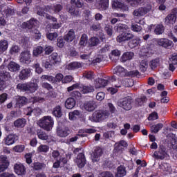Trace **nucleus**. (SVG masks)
I'll return each instance as SVG.
<instances>
[{
  "mask_svg": "<svg viewBox=\"0 0 177 177\" xmlns=\"http://www.w3.org/2000/svg\"><path fill=\"white\" fill-rule=\"evenodd\" d=\"M117 106L125 111H129L133 107V98L129 95L121 98L118 101Z\"/></svg>",
  "mask_w": 177,
  "mask_h": 177,
  "instance_id": "nucleus-1",
  "label": "nucleus"
},
{
  "mask_svg": "<svg viewBox=\"0 0 177 177\" xmlns=\"http://www.w3.org/2000/svg\"><path fill=\"white\" fill-rule=\"evenodd\" d=\"M108 117H110V111L107 110H99L93 113L91 120L93 122H100V121H104V120L107 119Z\"/></svg>",
  "mask_w": 177,
  "mask_h": 177,
  "instance_id": "nucleus-2",
  "label": "nucleus"
},
{
  "mask_svg": "<svg viewBox=\"0 0 177 177\" xmlns=\"http://www.w3.org/2000/svg\"><path fill=\"white\" fill-rule=\"evenodd\" d=\"M168 157V150L164 145L159 146L157 151L153 153V158L156 160H165Z\"/></svg>",
  "mask_w": 177,
  "mask_h": 177,
  "instance_id": "nucleus-3",
  "label": "nucleus"
},
{
  "mask_svg": "<svg viewBox=\"0 0 177 177\" xmlns=\"http://www.w3.org/2000/svg\"><path fill=\"white\" fill-rule=\"evenodd\" d=\"M19 60L21 63L24 64H30L32 63V55H31V52L28 50H24L22 51L19 55Z\"/></svg>",
  "mask_w": 177,
  "mask_h": 177,
  "instance_id": "nucleus-4",
  "label": "nucleus"
},
{
  "mask_svg": "<svg viewBox=\"0 0 177 177\" xmlns=\"http://www.w3.org/2000/svg\"><path fill=\"white\" fill-rule=\"evenodd\" d=\"M177 19V8H174L171 10V12L165 18V24L166 26H174L176 23Z\"/></svg>",
  "mask_w": 177,
  "mask_h": 177,
  "instance_id": "nucleus-5",
  "label": "nucleus"
},
{
  "mask_svg": "<svg viewBox=\"0 0 177 177\" xmlns=\"http://www.w3.org/2000/svg\"><path fill=\"white\" fill-rule=\"evenodd\" d=\"M55 122L53 121V118L52 116H44L41 122V127L45 131H50L53 128V124Z\"/></svg>",
  "mask_w": 177,
  "mask_h": 177,
  "instance_id": "nucleus-6",
  "label": "nucleus"
},
{
  "mask_svg": "<svg viewBox=\"0 0 177 177\" xmlns=\"http://www.w3.org/2000/svg\"><path fill=\"white\" fill-rule=\"evenodd\" d=\"M6 67H7L11 73H17V71L20 70V64L13 61H10L8 65H6V62H4L0 66V68L1 70H3Z\"/></svg>",
  "mask_w": 177,
  "mask_h": 177,
  "instance_id": "nucleus-7",
  "label": "nucleus"
},
{
  "mask_svg": "<svg viewBox=\"0 0 177 177\" xmlns=\"http://www.w3.org/2000/svg\"><path fill=\"white\" fill-rule=\"evenodd\" d=\"M38 24H39V21L37 19L31 18L29 21L23 22L21 27L25 30H31L35 28V27H38Z\"/></svg>",
  "mask_w": 177,
  "mask_h": 177,
  "instance_id": "nucleus-8",
  "label": "nucleus"
},
{
  "mask_svg": "<svg viewBox=\"0 0 177 177\" xmlns=\"http://www.w3.org/2000/svg\"><path fill=\"white\" fill-rule=\"evenodd\" d=\"M133 34L130 33L129 32H122L117 37L116 41L121 44V42H125L126 41H131V39H133Z\"/></svg>",
  "mask_w": 177,
  "mask_h": 177,
  "instance_id": "nucleus-9",
  "label": "nucleus"
},
{
  "mask_svg": "<svg viewBox=\"0 0 177 177\" xmlns=\"http://www.w3.org/2000/svg\"><path fill=\"white\" fill-rule=\"evenodd\" d=\"M9 165H10V162H9L8 156L5 155L0 156V173L6 171L9 168Z\"/></svg>",
  "mask_w": 177,
  "mask_h": 177,
  "instance_id": "nucleus-10",
  "label": "nucleus"
},
{
  "mask_svg": "<svg viewBox=\"0 0 177 177\" xmlns=\"http://www.w3.org/2000/svg\"><path fill=\"white\" fill-rule=\"evenodd\" d=\"M102 155L103 149H102L100 147H95L93 153L91 154V160L93 162H99V160H100V157Z\"/></svg>",
  "mask_w": 177,
  "mask_h": 177,
  "instance_id": "nucleus-11",
  "label": "nucleus"
},
{
  "mask_svg": "<svg viewBox=\"0 0 177 177\" xmlns=\"http://www.w3.org/2000/svg\"><path fill=\"white\" fill-rule=\"evenodd\" d=\"M30 75H31V68H25L19 72L18 77L21 81H26L28 80Z\"/></svg>",
  "mask_w": 177,
  "mask_h": 177,
  "instance_id": "nucleus-12",
  "label": "nucleus"
},
{
  "mask_svg": "<svg viewBox=\"0 0 177 177\" xmlns=\"http://www.w3.org/2000/svg\"><path fill=\"white\" fill-rule=\"evenodd\" d=\"M150 12V8H147V7H140L138 9L134 10L133 15L136 17H141V16H145V15H147Z\"/></svg>",
  "mask_w": 177,
  "mask_h": 177,
  "instance_id": "nucleus-13",
  "label": "nucleus"
},
{
  "mask_svg": "<svg viewBox=\"0 0 177 177\" xmlns=\"http://www.w3.org/2000/svg\"><path fill=\"white\" fill-rule=\"evenodd\" d=\"M76 164L78 168H84L85 167V164H86V158H85V154L83 153H78L76 159Z\"/></svg>",
  "mask_w": 177,
  "mask_h": 177,
  "instance_id": "nucleus-14",
  "label": "nucleus"
},
{
  "mask_svg": "<svg viewBox=\"0 0 177 177\" xmlns=\"http://www.w3.org/2000/svg\"><path fill=\"white\" fill-rule=\"evenodd\" d=\"M19 140V137L16 134H9L4 138V143L7 146H10Z\"/></svg>",
  "mask_w": 177,
  "mask_h": 177,
  "instance_id": "nucleus-15",
  "label": "nucleus"
},
{
  "mask_svg": "<svg viewBox=\"0 0 177 177\" xmlns=\"http://www.w3.org/2000/svg\"><path fill=\"white\" fill-rule=\"evenodd\" d=\"M14 171L17 175H26V166L21 163H15L14 165Z\"/></svg>",
  "mask_w": 177,
  "mask_h": 177,
  "instance_id": "nucleus-16",
  "label": "nucleus"
},
{
  "mask_svg": "<svg viewBox=\"0 0 177 177\" xmlns=\"http://www.w3.org/2000/svg\"><path fill=\"white\" fill-rule=\"evenodd\" d=\"M70 133H71V130L68 127L64 129L58 127L57 129V135L59 136V138H67Z\"/></svg>",
  "mask_w": 177,
  "mask_h": 177,
  "instance_id": "nucleus-17",
  "label": "nucleus"
},
{
  "mask_svg": "<svg viewBox=\"0 0 177 177\" xmlns=\"http://www.w3.org/2000/svg\"><path fill=\"white\" fill-rule=\"evenodd\" d=\"M80 91H81L82 93L84 95H86L87 93H92L95 92V87L92 85H83L80 84L79 86Z\"/></svg>",
  "mask_w": 177,
  "mask_h": 177,
  "instance_id": "nucleus-18",
  "label": "nucleus"
},
{
  "mask_svg": "<svg viewBox=\"0 0 177 177\" xmlns=\"http://www.w3.org/2000/svg\"><path fill=\"white\" fill-rule=\"evenodd\" d=\"M158 44L159 46H162V48H166L167 49H170L172 48V41L168 39H160L158 41Z\"/></svg>",
  "mask_w": 177,
  "mask_h": 177,
  "instance_id": "nucleus-19",
  "label": "nucleus"
},
{
  "mask_svg": "<svg viewBox=\"0 0 177 177\" xmlns=\"http://www.w3.org/2000/svg\"><path fill=\"white\" fill-rule=\"evenodd\" d=\"M113 9H121V10H128V6L118 1V0L113 1L112 3Z\"/></svg>",
  "mask_w": 177,
  "mask_h": 177,
  "instance_id": "nucleus-20",
  "label": "nucleus"
},
{
  "mask_svg": "<svg viewBox=\"0 0 177 177\" xmlns=\"http://www.w3.org/2000/svg\"><path fill=\"white\" fill-rule=\"evenodd\" d=\"M38 91V83L37 82H28V92L30 93H34Z\"/></svg>",
  "mask_w": 177,
  "mask_h": 177,
  "instance_id": "nucleus-21",
  "label": "nucleus"
},
{
  "mask_svg": "<svg viewBox=\"0 0 177 177\" xmlns=\"http://www.w3.org/2000/svg\"><path fill=\"white\" fill-rule=\"evenodd\" d=\"M48 59L51 61V62L55 64H59L62 62V58H60V56L57 53H53L51 54L49 57Z\"/></svg>",
  "mask_w": 177,
  "mask_h": 177,
  "instance_id": "nucleus-22",
  "label": "nucleus"
},
{
  "mask_svg": "<svg viewBox=\"0 0 177 177\" xmlns=\"http://www.w3.org/2000/svg\"><path fill=\"white\" fill-rule=\"evenodd\" d=\"M76 104L77 102L75 101V99L73 97H68L65 102V107L68 110H71V109H74V107H75Z\"/></svg>",
  "mask_w": 177,
  "mask_h": 177,
  "instance_id": "nucleus-23",
  "label": "nucleus"
},
{
  "mask_svg": "<svg viewBox=\"0 0 177 177\" xmlns=\"http://www.w3.org/2000/svg\"><path fill=\"white\" fill-rule=\"evenodd\" d=\"M46 9L48 12H52V10H53L55 13H59V12H61L62 9H63V6L60 4H55L53 6H47Z\"/></svg>",
  "mask_w": 177,
  "mask_h": 177,
  "instance_id": "nucleus-24",
  "label": "nucleus"
},
{
  "mask_svg": "<svg viewBox=\"0 0 177 177\" xmlns=\"http://www.w3.org/2000/svg\"><path fill=\"white\" fill-rule=\"evenodd\" d=\"M114 74L118 77H125L127 75V71L121 66H118L114 68Z\"/></svg>",
  "mask_w": 177,
  "mask_h": 177,
  "instance_id": "nucleus-25",
  "label": "nucleus"
},
{
  "mask_svg": "<svg viewBox=\"0 0 177 177\" xmlns=\"http://www.w3.org/2000/svg\"><path fill=\"white\" fill-rule=\"evenodd\" d=\"M97 88H104L109 85V80L107 79L98 78L95 81Z\"/></svg>",
  "mask_w": 177,
  "mask_h": 177,
  "instance_id": "nucleus-26",
  "label": "nucleus"
},
{
  "mask_svg": "<svg viewBox=\"0 0 177 177\" xmlns=\"http://www.w3.org/2000/svg\"><path fill=\"white\" fill-rule=\"evenodd\" d=\"M110 5V0H99L98 6L100 10H107Z\"/></svg>",
  "mask_w": 177,
  "mask_h": 177,
  "instance_id": "nucleus-27",
  "label": "nucleus"
},
{
  "mask_svg": "<svg viewBox=\"0 0 177 177\" xmlns=\"http://www.w3.org/2000/svg\"><path fill=\"white\" fill-rule=\"evenodd\" d=\"M9 48V42L6 39L0 40V55L8 50Z\"/></svg>",
  "mask_w": 177,
  "mask_h": 177,
  "instance_id": "nucleus-28",
  "label": "nucleus"
},
{
  "mask_svg": "<svg viewBox=\"0 0 177 177\" xmlns=\"http://www.w3.org/2000/svg\"><path fill=\"white\" fill-rule=\"evenodd\" d=\"M125 175H127V168H125V166L120 165L118 167L115 177H124Z\"/></svg>",
  "mask_w": 177,
  "mask_h": 177,
  "instance_id": "nucleus-29",
  "label": "nucleus"
},
{
  "mask_svg": "<svg viewBox=\"0 0 177 177\" xmlns=\"http://www.w3.org/2000/svg\"><path fill=\"white\" fill-rule=\"evenodd\" d=\"M81 67H82V64L78 62H71L66 66L67 70H78Z\"/></svg>",
  "mask_w": 177,
  "mask_h": 177,
  "instance_id": "nucleus-30",
  "label": "nucleus"
},
{
  "mask_svg": "<svg viewBox=\"0 0 177 177\" xmlns=\"http://www.w3.org/2000/svg\"><path fill=\"white\" fill-rule=\"evenodd\" d=\"M52 114L57 118H62V115H63V113L62 112V106H60V105H57L54 107Z\"/></svg>",
  "mask_w": 177,
  "mask_h": 177,
  "instance_id": "nucleus-31",
  "label": "nucleus"
},
{
  "mask_svg": "<svg viewBox=\"0 0 177 177\" xmlns=\"http://www.w3.org/2000/svg\"><path fill=\"white\" fill-rule=\"evenodd\" d=\"M134 53L132 52H126L123 53V55L121 57V62L122 63H125V62H128V60H131L132 57L134 56Z\"/></svg>",
  "mask_w": 177,
  "mask_h": 177,
  "instance_id": "nucleus-32",
  "label": "nucleus"
},
{
  "mask_svg": "<svg viewBox=\"0 0 177 177\" xmlns=\"http://www.w3.org/2000/svg\"><path fill=\"white\" fill-rule=\"evenodd\" d=\"M64 38H65L66 42H73L74 38H75V32L73 29H71Z\"/></svg>",
  "mask_w": 177,
  "mask_h": 177,
  "instance_id": "nucleus-33",
  "label": "nucleus"
},
{
  "mask_svg": "<svg viewBox=\"0 0 177 177\" xmlns=\"http://www.w3.org/2000/svg\"><path fill=\"white\" fill-rule=\"evenodd\" d=\"M28 103V99L24 96H19L17 100V106L21 109L23 106H26Z\"/></svg>",
  "mask_w": 177,
  "mask_h": 177,
  "instance_id": "nucleus-34",
  "label": "nucleus"
},
{
  "mask_svg": "<svg viewBox=\"0 0 177 177\" xmlns=\"http://www.w3.org/2000/svg\"><path fill=\"white\" fill-rule=\"evenodd\" d=\"M44 47L41 46H38L33 48L32 56L34 57H38L39 56H41L42 53H44Z\"/></svg>",
  "mask_w": 177,
  "mask_h": 177,
  "instance_id": "nucleus-35",
  "label": "nucleus"
},
{
  "mask_svg": "<svg viewBox=\"0 0 177 177\" xmlns=\"http://www.w3.org/2000/svg\"><path fill=\"white\" fill-rule=\"evenodd\" d=\"M84 107L86 111H93L95 110V102L93 101H86Z\"/></svg>",
  "mask_w": 177,
  "mask_h": 177,
  "instance_id": "nucleus-36",
  "label": "nucleus"
},
{
  "mask_svg": "<svg viewBox=\"0 0 177 177\" xmlns=\"http://www.w3.org/2000/svg\"><path fill=\"white\" fill-rule=\"evenodd\" d=\"M27 121L25 118H19L14 122V125L16 128H24L26 127Z\"/></svg>",
  "mask_w": 177,
  "mask_h": 177,
  "instance_id": "nucleus-37",
  "label": "nucleus"
},
{
  "mask_svg": "<svg viewBox=\"0 0 177 177\" xmlns=\"http://www.w3.org/2000/svg\"><path fill=\"white\" fill-rule=\"evenodd\" d=\"M0 78L3 80V81H9L12 76L10 75V73L7 71H0Z\"/></svg>",
  "mask_w": 177,
  "mask_h": 177,
  "instance_id": "nucleus-38",
  "label": "nucleus"
},
{
  "mask_svg": "<svg viewBox=\"0 0 177 177\" xmlns=\"http://www.w3.org/2000/svg\"><path fill=\"white\" fill-rule=\"evenodd\" d=\"M46 168V165L45 163H41L39 162H36L33 163V169L35 171H42Z\"/></svg>",
  "mask_w": 177,
  "mask_h": 177,
  "instance_id": "nucleus-39",
  "label": "nucleus"
},
{
  "mask_svg": "<svg viewBox=\"0 0 177 177\" xmlns=\"http://www.w3.org/2000/svg\"><path fill=\"white\" fill-rule=\"evenodd\" d=\"M163 127L164 124H162V123H158L157 124L152 125L151 127V131L152 133H158L160 129H162Z\"/></svg>",
  "mask_w": 177,
  "mask_h": 177,
  "instance_id": "nucleus-40",
  "label": "nucleus"
},
{
  "mask_svg": "<svg viewBox=\"0 0 177 177\" xmlns=\"http://www.w3.org/2000/svg\"><path fill=\"white\" fill-rule=\"evenodd\" d=\"M17 89L20 92H28V83H19L17 85Z\"/></svg>",
  "mask_w": 177,
  "mask_h": 177,
  "instance_id": "nucleus-41",
  "label": "nucleus"
},
{
  "mask_svg": "<svg viewBox=\"0 0 177 177\" xmlns=\"http://www.w3.org/2000/svg\"><path fill=\"white\" fill-rule=\"evenodd\" d=\"M37 136L39 139L41 140H48L49 139V136L45 131H43L41 130H38L37 131Z\"/></svg>",
  "mask_w": 177,
  "mask_h": 177,
  "instance_id": "nucleus-42",
  "label": "nucleus"
},
{
  "mask_svg": "<svg viewBox=\"0 0 177 177\" xmlns=\"http://www.w3.org/2000/svg\"><path fill=\"white\" fill-rule=\"evenodd\" d=\"M68 12L71 13V15L74 17H78V16H81V11L80 9L75 8L74 7L70 8Z\"/></svg>",
  "mask_w": 177,
  "mask_h": 177,
  "instance_id": "nucleus-43",
  "label": "nucleus"
},
{
  "mask_svg": "<svg viewBox=\"0 0 177 177\" xmlns=\"http://www.w3.org/2000/svg\"><path fill=\"white\" fill-rule=\"evenodd\" d=\"M149 66L151 70H156V68L160 66V58H155L152 59L149 63Z\"/></svg>",
  "mask_w": 177,
  "mask_h": 177,
  "instance_id": "nucleus-44",
  "label": "nucleus"
},
{
  "mask_svg": "<svg viewBox=\"0 0 177 177\" xmlns=\"http://www.w3.org/2000/svg\"><path fill=\"white\" fill-rule=\"evenodd\" d=\"M29 102L30 103H32L33 104L35 103H44V102H45V98L42 97L35 96V97H32L29 100Z\"/></svg>",
  "mask_w": 177,
  "mask_h": 177,
  "instance_id": "nucleus-45",
  "label": "nucleus"
},
{
  "mask_svg": "<svg viewBox=\"0 0 177 177\" xmlns=\"http://www.w3.org/2000/svg\"><path fill=\"white\" fill-rule=\"evenodd\" d=\"M164 26L162 24H158L156 26L154 32L156 34V35H161L162 32H164Z\"/></svg>",
  "mask_w": 177,
  "mask_h": 177,
  "instance_id": "nucleus-46",
  "label": "nucleus"
},
{
  "mask_svg": "<svg viewBox=\"0 0 177 177\" xmlns=\"http://www.w3.org/2000/svg\"><path fill=\"white\" fill-rule=\"evenodd\" d=\"M128 26L122 24H119L117 26V31L118 32H126L128 30Z\"/></svg>",
  "mask_w": 177,
  "mask_h": 177,
  "instance_id": "nucleus-47",
  "label": "nucleus"
},
{
  "mask_svg": "<svg viewBox=\"0 0 177 177\" xmlns=\"http://www.w3.org/2000/svg\"><path fill=\"white\" fill-rule=\"evenodd\" d=\"M37 151L39 153H48L49 151V146L40 145L37 147Z\"/></svg>",
  "mask_w": 177,
  "mask_h": 177,
  "instance_id": "nucleus-48",
  "label": "nucleus"
},
{
  "mask_svg": "<svg viewBox=\"0 0 177 177\" xmlns=\"http://www.w3.org/2000/svg\"><path fill=\"white\" fill-rule=\"evenodd\" d=\"M3 13L6 17H10V16H13L15 15V10L8 7L3 11Z\"/></svg>",
  "mask_w": 177,
  "mask_h": 177,
  "instance_id": "nucleus-49",
  "label": "nucleus"
},
{
  "mask_svg": "<svg viewBox=\"0 0 177 177\" xmlns=\"http://www.w3.org/2000/svg\"><path fill=\"white\" fill-rule=\"evenodd\" d=\"M43 67L46 68V70H50L52 66H54L53 64L51 62L50 59L48 58L45 62L42 63Z\"/></svg>",
  "mask_w": 177,
  "mask_h": 177,
  "instance_id": "nucleus-50",
  "label": "nucleus"
},
{
  "mask_svg": "<svg viewBox=\"0 0 177 177\" xmlns=\"http://www.w3.org/2000/svg\"><path fill=\"white\" fill-rule=\"evenodd\" d=\"M66 44V40L65 38L63 37H59L57 39V46L58 48H63L64 45Z\"/></svg>",
  "mask_w": 177,
  "mask_h": 177,
  "instance_id": "nucleus-51",
  "label": "nucleus"
},
{
  "mask_svg": "<svg viewBox=\"0 0 177 177\" xmlns=\"http://www.w3.org/2000/svg\"><path fill=\"white\" fill-rule=\"evenodd\" d=\"M121 56V51L118 49L113 50L111 52V54L109 55L110 59H113V57H120Z\"/></svg>",
  "mask_w": 177,
  "mask_h": 177,
  "instance_id": "nucleus-52",
  "label": "nucleus"
},
{
  "mask_svg": "<svg viewBox=\"0 0 177 177\" xmlns=\"http://www.w3.org/2000/svg\"><path fill=\"white\" fill-rule=\"evenodd\" d=\"M88 42V35L83 34L80 38V45L81 46H85Z\"/></svg>",
  "mask_w": 177,
  "mask_h": 177,
  "instance_id": "nucleus-53",
  "label": "nucleus"
},
{
  "mask_svg": "<svg viewBox=\"0 0 177 177\" xmlns=\"http://www.w3.org/2000/svg\"><path fill=\"white\" fill-rule=\"evenodd\" d=\"M71 3L75 5L76 8H82V6H84L83 0H71Z\"/></svg>",
  "mask_w": 177,
  "mask_h": 177,
  "instance_id": "nucleus-54",
  "label": "nucleus"
},
{
  "mask_svg": "<svg viewBox=\"0 0 177 177\" xmlns=\"http://www.w3.org/2000/svg\"><path fill=\"white\" fill-rule=\"evenodd\" d=\"M138 45H139V40H138L137 39H133L128 44V46H129V48H131V49H133V48H136Z\"/></svg>",
  "mask_w": 177,
  "mask_h": 177,
  "instance_id": "nucleus-55",
  "label": "nucleus"
},
{
  "mask_svg": "<svg viewBox=\"0 0 177 177\" xmlns=\"http://www.w3.org/2000/svg\"><path fill=\"white\" fill-rule=\"evenodd\" d=\"M100 42V40L97 37H91L90 39V45L91 46H97Z\"/></svg>",
  "mask_w": 177,
  "mask_h": 177,
  "instance_id": "nucleus-56",
  "label": "nucleus"
},
{
  "mask_svg": "<svg viewBox=\"0 0 177 177\" xmlns=\"http://www.w3.org/2000/svg\"><path fill=\"white\" fill-rule=\"evenodd\" d=\"M140 70L142 73H145L147 70V61L142 60L140 64Z\"/></svg>",
  "mask_w": 177,
  "mask_h": 177,
  "instance_id": "nucleus-57",
  "label": "nucleus"
},
{
  "mask_svg": "<svg viewBox=\"0 0 177 177\" xmlns=\"http://www.w3.org/2000/svg\"><path fill=\"white\" fill-rule=\"evenodd\" d=\"M71 96L73 98L75 97V99H77V100H80V99L82 97V94H81V93L78 91H75L71 93Z\"/></svg>",
  "mask_w": 177,
  "mask_h": 177,
  "instance_id": "nucleus-58",
  "label": "nucleus"
},
{
  "mask_svg": "<svg viewBox=\"0 0 177 177\" xmlns=\"http://www.w3.org/2000/svg\"><path fill=\"white\" fill-rule=\"evenodd\" d=\"M57 37H59L57 32H50L46 35V38L50 41H55Z\"/></svg>",
  "mask_w": 177,
  "mask_h": 177,
  "instance_id": "nucleus-59",
  "label": "nucleus"
},
{
  "mask_svg": "<svg viewBox=\"0 0 177 177\" xmlns=\"http://www.w3.org/2000/svg\"><path fill=\"white\" fill-rule=\"evenodd\" d=\"M26 147L24 145H19L14 147L13 150L16 151V153H23Z\"/></svg>",
  "mask_w": 177,
  "mask_h": 177,
  "instance_id": "nucleus-60",
  "label": "nucleus"
},
{
  "mask_svg": "<svg viewBox=\"0 0 177 177\" xmlns=\"http://www.w3.org/2000/svg\"><path fill=\"white\" fill-rule=\"evenodd\" d=\"M94 75H95V73L93 71H85L84 73V77L87 80H93Z\"/></svg>",
  "mask_w": 177,
  "mask_h": 177,
  "instance_id": "nucleus-61",
  "label": "nucleus"
},
{
  "mask_svg": "<svg viewBox=\"0 0 177 177\" xmlns=\"http://www.w3.org/2000/svg\"><path fill=\"white\" fill-rule=\"evenodd\" d=\"M33 68L35 69V73L37 74H42L44 72V69L41 67V65H39V63H36L33 64Z\"/></svg>",
  "mask_w": 177,
  "mask_h": 177,
  "instance_id": "nucleus-62",
  "label": "nucleus"
},
{
  "mask_svg": "<svg viewBox=\"0 0 177 177\" xmlns=\"http://www.w3.org/2000/svg\"><path fill=\"white\" fill-rule=\"evenodd\" d=\"M131 30L134 32H140V31H142V28L141 26H140L138 24H133L131 25Z\"/></svg>",
  "mask_w": 177,
  "mask_h": 177,
  "instance_id": "nucleus-63",
  "label": "nucleus"
},
{
  "mask_svg": "<svg viewBox=\"0 0 177 177\" xmlns=\"http://www.w3.org/2000/svg\"><path fill=\"white\" fill-rule=\"evenodd\" d=\"M146 100H147L146 96H144L141 98H136V102L139 106H143V104H145V103H146Z\"/></svg>",
  "mask_w": 177,
  "mask_h": 177,
  "instance_id": "nucleus-64",
  "label": "nucleus"
}]
</instances>
